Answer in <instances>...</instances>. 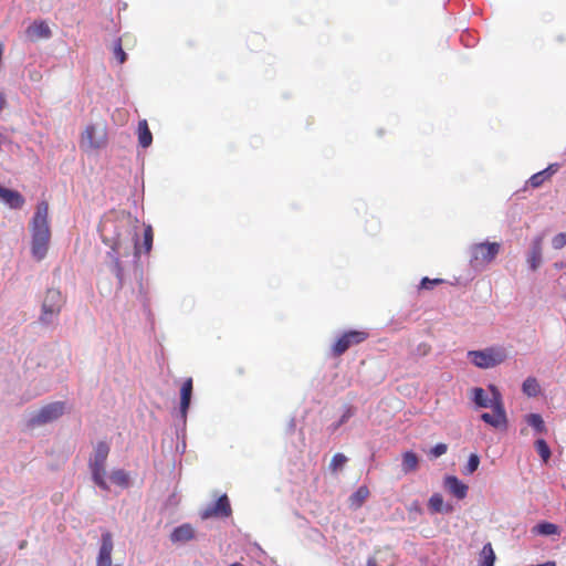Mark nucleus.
Here are the masks:
<instances>
[{
    "label": "nucleus",
    "mask_w": 566,
    "mask_h": 566,
    "mask_svg": "<svg viewBox=\"0 0 566 566\" xmlns=\"http://www.w3.org/2000/svg\"><path fill=\"white\" fill-rule=\"evenodd\" d=\"M48 203L41 202L31 220V254L36 261H42L48 253L51 231L48 222Z\"/></svg>",
    "instance_id": "obj_1"
},
{
    "label": "nucleus",
    "mask_w": 566,
    "mask_h": 566,
    "mask_svg": "<svg viewBox=\"0 0 566 566\" xmlns=\"http://www.w3.org/2000/svg\"><path fill=\"white\" fill-rule=\"evenodd\" d=\"M109 446L105 441H98L94 448V452L88 460V469L92 474L93 482L102 490L109 491V485L106 482L105 464L109 454Z\"/></svg>",
    "instance_id": "obj_2"
},
{
    "label": "nucleus",
    "mask_w": 566,
    "mask_h": 566,
    "mask_svg": "<svg viewBox=\"0 0 566 566\" xmlns=\"http://www.w3.org/2000/svg\"><path fill=\"white\" fill-rule=\"evenodd\" d=\"M62 305V293L56 289H49L42 303L39 322L45 326L52 324L53 319L60 314Z\"/></svg>",
    "instance_id": "obj_3"
},
{
    "label": "nucleus",
    "mask_w": 566,
    "mask_h": 566,
    "mask_svg": "<svg viewBox=\"0 0 566 566\" xmlns=\"http://www.w3.org/2000/svg\"><path fill=\"white\" fill-rule=\"evenodd\" d=\"M102 241L105 245L109 247V251L107 252V256L111 259V271L114 273L118 281V286H123L124 280V269L120 262V256L124 255L122 252L123 241L119 235L115 238H108L104 233H102Z\"/></svg>",
    "instance_id": "obj_4"
},
{
    "label": "nucleus",
    "mask_w": 566,
    "mask_h": 566,
    "mask_svg": "<svg viewBox=\"0 0 566 566\" xmlns=\"http://www.w3.org/2000/svg\"><path fill=\"white\" fill-rule=\"evenodd\" d=\"M64 411L65 402H50L30 416V418L28 419V427L35 428L50 423L59 419L61 416H63Z\"/></svg>",
    "instance_id": "obj_5"
},
{
    "label": "nucleus",
    "mask_w": 566,
    "mask_h": 566,
    "mask_svg": "<svg viewBox=\"0 0 566 566\" xmlns=\"http://www.w3.org/2000/svg\"><path fill=\"white\" fill-rule=\"evenodd\" d=\"M468 357L474 366L489 369L503 363L505 354L502 349L488 347L482 350H470Z\"/></svg>",
    "instance_id": "obj_6"
},
{
    "label": "nucleus",
    "mask_w": 566,
    "mask_h": 566,
    "mask_svg": "<svg viewBox=\"0 0 566 566\" xmlns=\"http://www.w3.org/2000/svg\"><path fill=\"white\" fill-rule=\"evenodd\" d=\"M500 243L497 242H483L473 244L470 249V263L473 268L490 263L495 259L500 251Z\"/></svg>",
    "instance_id": "obj_7"
},
{
    "label": "nucleus",
    "mask_w": 566,
    "mask_h": 566,
    "mask_svg": "<svg viewBox=\"0 0 566 566\" xmlns=\"http://www.w3.org/2000/svg\"><path fill=\"white\" fill-rule=\"evenodd\" d=\"M489 389L491 390L493 397L490 398L486 391L482 387H473L471 392V399L476 408H491L495 406L497 402H502V396L494 385H490Z\"/></svg>",
    "instance_id": "obj_8"
},
{
    "label": "nucleus",
    "mask_w": 566,
    "mask_h": 566,
    "mask_svg": "<svg viewBox=\"0 0 566 566\" xmlns=\"http://www.w3.org/2000/svg\"><path fill=\"white\" fill-rule=\"evenodd\" d=\"M232 514L231 504L227 494H222L216 502L208 505L201 512V518L208 520L211 517L226 518Z\"/></svg>",
    "instance_id": "obj_9"
},
{
    "label": "nucleus",
    "mask_w": 566,
    "mask_h": 566,
    "mask_svg": "<svg viewBox=\"0 0 566 566\" xmlns=\"http://www.w3.org/2000/svg\"><path fill=\"white\" fill-rule=\"evenodd\" d=\"M367 333L359 331H349L344 333L333 345L334 356L343 355L352 345L364 342Z\"/></svg>",
    "instance_id": "obj_10"
},
{
    "label": "nucleus",
    "mask_w": 566,
    "mask_h": 566,
    "mask_svg": "<svg viewBox=\"0 0 566 566\" xmlns=\"http://www.w3.org/2000/svg\"><path fill=\"white\" fill-rule=\"evenodd\" d=\"M491 408L493 409V413L483 412L481 415V420L493 428L506 427L507 418L503 407V402H497L495 406Z\"/></svg>",
    "instance_id": "obj_11"
},
{
    "label": "nucleus",
    "mask_w": 566,
    "mask_h": 566,
    "mask_svg": "<svg viewBox=\"0 0 566 566\" xmlns=\"http://www.w3.org/2000/svg\"><path fill=\"white\" fill-rule=\"evenodd\" d=\"M443 486L458 500H463L468 495V485L455 475H446L443 480Z\"/></svg>",
    "instance_id": "obj_12"
},
{
    "label": "nucleus",
    "mask_w": 566,
    "mask_h": 566,
    "mask_svg": "<svg viewBox=\"0 0 566 566\" xmlns=\"http://www.w3.org/2000/svg\"><path fill=\"white\" fill-rule=\"evenodd\" d=\"M192 379L187 378L180 388V406H179V413L180 418L184 423H186L187 413L191 403V397H192Z\"/></svg>",
    "instance_id": "obj_13"
},
{
    "label": "nucleus",
    "mask_w": 566,
    "mask_h": 566,
    "mask_svg": "<svg viewBox=\"0 0 566 566\" xmlns=\"http://www.w3.org/2000/svg\"><path fill=\"white\" fill-rule=\"evenodd\" d=\"M0 199L11 209H21L25 202L23 196L13 189L0 186Z\"/></svg>",
    "instance_id": "obj_14"
},
{
    "label": "nucleus",
    "mask_w": 566,
    "mask_h": 566,
    "mask_svg": "<svg viewBox=\"0 0 566 566\" xmlns=\"http://www.w3.org/2000/svg\"><path fill=\"white\" fill-rule=\"evenodd\" d=\"M195 536L196 533L193 527L190 524L186 523L172 530V532L170 533V541L174 544H184L193 539Z\"/></svg>",
    "instance_id": "obj_15"
},
{
    "label": "nucleus",
    "mask_w": 566,
    "mask_h": 566,
    "mask_svg": "<svg viewBox=\"0 0 566 566\" xmlns=\"http://www.w3.org/2000/svg\"><path fill=\"white\" fill-rule=\"evenodd\" d=\"M105 145L104 136H95V126L88 125L82 135V146L90 149H98Z\"/></svg>",
    "instance_id": "obj_16"
},
{
    "label": "nucleus",
    "mask_w": 566,
    "mask_h": 566,
    "mask_svg": "<svg viewBox=\"0 0 566 566\" xmlns=\"http://www.w3.org/2000/svg\"><path fill=\"white\" fill-rule=\"evenodd\" d=\"M559 169V164H551L545 169L532 175L528 179V184L533 188H539L545 180L549 179Z\"/></svg>",
    "instance_id": "obj_17"
},
{
    "label": "nucleus",
    "mask_w": 566,
    "mask_h": 566,
    "mask_svg": "<svg viewBox=\"0 0 566 566\" xmlns=\"http://www.w3.org/2000/svg\"><path fill=\"white\" fill-rule=\"evenodd\" d=\"M542 262V244L541 238L533 241L532 248L528 252L527 263L532 271H536Z\"/></svg>",
    "instance_id": "obj_18"
},
{
    "label": "nucleus",
    "mask_w": 566,
    "mask_h": 566,
    "mask_svg": "<svg viewBox=\"0 0 566 566\" xmlns=\"http://www.w3.org/2000/svg\"><path fill=\"white\" fill-rule=\"evenodd\" d=\"M30 36H36L39 39H49L52 32L44 21H34L27 30Z\"/></svg>",
    "instance_id": "obj_19"
},
{
    "label": "nucleus",
    "mask_w": 566,
    "mask_h": 566,
    "mask_svg": "<svg viewBox=\"0 0 566 566\" xmlns=\"http://www.w3.org/2000/svg\"><path fill=\"white\" fill-rule=\"evenodd\" d=\"M525 422L532 427L535 433L544 434L547 433V428L543 417L539 413H527L525 416Z\"/></svg>",
    "instance_id": "obj_20"
},
{
    "label": "nucleus",
    "mask_w": 566,
    "mask_h": 566,
    "mask_svg": "<svg viewBox=\"0 0 566 566\" xmlns=\"http://www.w3.org/2000/svg\"><path fill=\"white\" fill-rule=\"evenodd\" d=\"M137 130H138V144L143 148L149 147L153 143V134L148 127L146 119L139 120Z\"/></svg>",
    "instance_id": "obj_21"
},
{
    "label": "nucleus",
    "mask_w": 566,
    "mask_h": 566,
    "mask_svg": "<svg viewBox=\"0 0 566 566\" xmlns=\"http://www.w3.org/2000/svg\"><path fill=\"white\" fill-rule=\"evenodd\" d=\"M419 465V457L413 451H406L402 454L401 470L403 473H410L417 470Z\"/></svg>",
    "instance_id": "obj_22"
},
{
    "label": "nucleus",
    "mask_w": 566,
    "mask_h": 566,
    "mask_svg": "<svg viewBox=\"0 0 566 566\" xmlns=\"http://www.w3.org/2000/svg\"><path fill=\"white\" fill-rule=\"evenodd\" d=\"M495 560L496 556L492 547V544H484L480 552L479 566H494Z\"/></svg>",
    "instance_id": "obj_23"
},
{
    "label": "nucleus",
    "mask_w": 566,
    "mask_h": 566,
    "mask_svg": "<svg viewBox=\"0 0 566 566\" xmlns=\"http://www.w3.org/2000/svg\"><path fill=\"white\" fill-rule=\"evenodd\" d=\"M355 413H356V408L355 407H353V406H345L344 407V412L340 416V418L337 421L333 422L327 428V430L331 433H335L343 424H345L352 417H354Z\"/></svg>",
    "instance_id": "obj_24"
},
{
    "label": "nucleus",
    "mask_w": 566,
    "mask_h": 566,
    "mask_svg": "<svg viewBox=\"0 0 566 566\" xmlns=\"http://www.w3.org/2000/svg\"><path fill=\"white\" fill-rule=\"evenodd\" d=\"M522 391L527 397H537L541 392L538 380L533 376L527 377L522 384Z\"/></svg>",
    "instance_id": "obj_25"
},
{
    "label": "nucleus",
    "mask_w": 566,
    "mask_h": 566,
    "mask_svg": "<svg viewBox=\"0 0 566 566\" xmlns=\"http://www.w3.org/2000/svg\"><path fill=\"white\" fill-rule=\"evenodd\" d=\"M369 496V490L366 485L359 486L350 496V506L354 509L360 507Z\"/></svg>",
    "instance_id": "obj_26"
},
{
    "label": "nucleus",
    "mask_w": 566,
    "mask_h": 566,
    "mask_svg": "<svg viewBox=\"0 0 566 566\" xmlns=\"http://www.w3.org/2000/svg\"><path fill=\"white\" fill-rule=\"evenodd\" d=\"M535 532L543 536H552V535H558L559 534V527L551 522H539L534 527Z\"/></svg>",
    "instance_id": "obj_27"
},
{
    "label": "nucleus",
    "mask_w": 566,
    "mask_h": 566,
    "mask_svg": "<svg viewBox=\"0 0 566 566\" xmlns=\"http://www.w3.org/2000/svg\"><path fill=\"white\" fill-rule=\"evenodd\" d=\"M111 481L122 488H128L129 476L123 469L113 470L109 474Z\"/></svg>",
    "instance_id": "obj_28"
},
{
    "label": "nucleus",
    "mask_w": 566,
    "mask_h": 566,
    "mask_svg": "<svg viewBox=\"0 0 566 566\" xmlns=\"http://www.w3.org/2000/svg\"><path fill=\"white\" fill-rule=\"evenodd\" d=\"M535 449L544 463L548 462L552 451L548 443L544 439H537L534 443Z\"/></svg>",
    "instance_id": "obj_29"
},
{
    "label": "nucleus",
    "mask_w": 566,
    "mask_h": 566,
    "mask_svg": "<svg viewBox=\"0 0 566 566\" xmlns=\"http://www.w3.org/2000/svg\"><path fill=\"white\" fill-rule=\"evenodd\" d=\"M444 501L440 493H433L428 500V509L431 514H440Z\"/></svg>",
    "instance_id": "obj_30"
},
{
    "label": "nucleus",
    "mask_w": 566,
    "mask_h": 566,
    "mask_svg": "<svg viewBox=\"0 0 566 566\" xmlns=\"http://www.w3.org/2000/svg\"><path fill=\"white\" fill-rule=\"evenodd\" d=\"M480 465V457L476 453H471L464 469V474H473Z\"/></svg>",
    "instance_id": "obj_31"
},
{
    "label": "nucleus",
    "mask_w": 566,
    "mask_h": 566,
    "mask_svg": "<svg viewBox=\"0 0 566 566\" xmlns=\"http://www.w3.org/2000/svg\"><path fill=\"white\" fill-rule=\"evenodd\" d=\"M114 55L120 64L127 60V54L123 50L120 38L114 41Z\"/></svg>",
    "instance_id": "obj_32"
},
{
    "label": "nucleus",
    "mask_w": 566,
    "mask_h": 566,
    "mask_svg": "<svg viewBox=\"0 0 566 566\" xmlns=\"http://www.w3.org/2000/svg\"><path fill=\"white\" fill-rule=\"evenodd\" d=\"M153 240H154L153 228L150 226H147L144 230V241H143L145 252L148 253L151 250Z\"/></svg>",
    "instance_id": "obj_33"
},
{
    "label": "nucleus",
    "mask_w": 566,
    "mask_h": 566,
    "mask_svg": "<svg viewBox=\"0 0 566 566\" xmlns=\"http://www.w3.org/2000/svg\"><path fill=\"white\" fill-rule=\"evenodd\" d=\"M448 451V446L446 443H437L436 446H433L430 451H429V454L437 459V458H440L441 455H443L444 453H447Z\"/></svg>",
    "instance_id": "obj_34"
},
{
    "label": "nucleus",
    "mask_w": 566,
    "mask_h": 566,
    "mask_svg": "<svg viewBox=\"0 0 566 566\" xmlns=\"http://www.w3.org/2000/svg\"><path fill=\"white\" fill-rule=\"evenodd\" d=\"M442 283V280L441 279H429V277H423L421 281H420V284H419V289L421 290H430V289H433L436 285Z\"/></svg>",
    "instance_id": "obj_35"
},
{
    "label": "nucleus",
    "mask_w": 566,
    "mask_h": 566,
    "mask_svg": "<svg viewBox=\"0 0 566 566\" xmlns=\"http://www.w3.org/2000/svg\"><path fill=\"white\" fill-rule=\"evenodd\" d=\"M566 245V233L560 232L552 239V247L556 250H560Z\"/></svg>",
    "instance_id": "obj_36"
},
{
    "label": "nucleus",
    "mask_w": 566,
    "mask_h": 566,
    "mask_svg": "<svg viewBox=\"0 0 566 566\" xmlns=\"http://www.w3.org/2000/svg\"><path fill=\"white\" fill-rule=\"evenodd\" d=\"M520 219V210L517 207H511L506 213V220L510 227H512L516 220Z\"/></svg>",
    "instance_id": "obj_37"
},
{
    "label": "nucleus",
    "mask_w": 566,
    "mask_h": 566,
    "mask_svg": "<svg viewBox=\"0 0 566 566\" xmlns=\"http://www.w3.org/2000/svg\"><path fill=\"white\" fill-rule=\"evenodd\" d=\"M346 461H347V458L343 453H336L332 458L331 467L333 469L340 468L346 463Z\"/></svg>",
    "instance_id": "obj_38"
},
{
    "label": "nucleus",
    "mask_w": 566,
    "mask_h": 566,
    "mask_svg": "<svg viewBox=\"0 0 566 566\" xmlns=\"http://www.w3.org/2000/svg\"><path fill=\"white\" fill-rule=\"evenodd\" d=\"M453 511L454 506L451 503H443L440 514H451Z\"/></svg>",
    "instance_id": "obj_39"
},
{
    "label": "nucleus",
    "mask_w": 566,
    "mask_h": 566,
    "mask_svg": "<svg viewBox=\"0 0 566 566\" xmlns=\"http://www.w3.org/2000/svg\"><path fill=\"white\" fill-rule=\"evenodd\" d=\"M132 242H133V245H134V256H135V259H138V256H139V250H138L137 235H134V237L132 238Z\"/></svg>",
    "instance_id": "obj_40"
},
{
    "label": "nucleus",
    "mask_w": 566,
    "mask_h": 566,
    "mask_svg": "<svg viewBox=\"0 0 566 566\" xmlns=\"http://www.w3.org/2000/svg\"><path fill=\"white\" fill-rule=\"evenodd\" d=\"M295 427H296L295 418H291V420L289 421V424H287L289 433L294 432Z\"/></svg>",
    "instance_id": "obj_41"
},
{
    "label": "nucleus",
    "mask_w": 566,
    "mask_h": 566,
    "mask_svg": "<svg viewBox=\"0 0 566 566\" xmlns=\"http://www.w3.org/2000/svg\"><path fill=\"white\" fill-rule=\"evenodd\" d=\"M409 511L410 512H417V513H421V507L419 505L418 502H413L410 507H409Z\"/></svg>",
    "instance_id": "obj_42"
},
{
    "label": "nucleus",
    "mask_w": 566,
    "mask_h": 566,
    "mask_svg": "<svg viewBox=\"0 0 566 566\" xmlns=\"http://www.w3.org/2000/svg\"><path fill=\"white\" fill-rule=\"evenodd\" d=\"M366 566H378L376 558L375 557H369L367 559Z\"/></svg>",
    "instance_id": "obj_43"
},
{
    "label": "nucleus",
    "mask_w": 566,
    "mask_h": 566,
    "mask_svg": "<svg viewBox=\"0 0 566 566\" xmlns=\"http://www.w3.org/2000/svg\"><path fill=\"white\" fill-rule=\"evenodd\" d=\"M4 104H6V99H4V96L3 94L0 93V112L2 111V108L4 107Z\"/></svg>",
    "instance_id": "obj_44"
},
{
    "label": "nucleus",
    "mask_w": 566,
    "mask_h": 566,
    "mask_svg": "<svg viewBox=\"0 0 566 566\" xmlns=\"http://www.w3.org/2000/svg\"><path fill=\"white\" fill-rule=\"evenodd\" d=\"M27 545V542L25 541H22L20 544H19V548L22 549L24 548Z\"/></svg>",
    "instance_id": "obj_45"
},
{
    "label": "nucleus",
    "mask_w": 566,
    "mask_h": 566,
    "mask_svg": "<svg viewBox=\"0 0 566 566\" xmlns=\"http://www.w3.org/2000/svg\"><path fill=\"white\" fill-rule=\"evenodd\" d=\"M229 566H244V565H243V564H241V563H233V564H231V565H229Z\"/></svg>",
    "instance_id": "obj_46"
}]
</instances>
